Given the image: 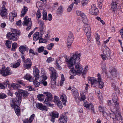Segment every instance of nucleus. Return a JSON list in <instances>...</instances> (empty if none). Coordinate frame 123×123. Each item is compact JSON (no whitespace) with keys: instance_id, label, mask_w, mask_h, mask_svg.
Masks as SVG:
<instances>
[{"instance_id":"1","label":"nucleus","mask_w":123,"mask_h":123,"mask_svg":"<svg viewBox=\"0 0 123 123\" xmlns=\"http://www.w3.org/2000/svg\"><path fill=\"white\" fill-rule=\"evenodd\" d=\"M20 91L15 93L18 99L17 101L15 98H12L10 103L11 106L12 108H14L15 112L18 116L20 115V109L18 105H20L21 101L22 96L24 98H27L29 94L28 92L25 90H20Z\"/></svg>"},{"instance_id":"2","label":"nucleus","mask_w":123,"mask_h":123,"mask_svg":"<svg viewBox=\"0 0 123 123\" xmlns=\"http://www.w3.org/2000/svg\"><path fill=\"white\" fill-rule=\"evenodd\" d=\"M81 54L76 52L75 54L72 53L71 56L66 58V62L68 67L69 68L72 67L75 64L76 59L79 60Z\"/></svg>"},{"instance_id":"3","label":"nucleus","mask_w":123,"mask_h":123,"mask_svg":"<svg viewBox=\"0 0 123 123\" xmlns=\"http://www.w3.org/2000/svg\"><path fill=\"white\" fill-rule=\"evenodd\" d=\"M102 51L103 54L101 55V58L104 60L109 59L111 58L109 49L105 45H103L102 47Z\"/></svg>"},{"instance_id":"4","label":"nucleus","mask_w":123,"mask_h":123,"mask_svg":"<svg viewBox=\"0 0 123 123\" xmlns=\"http://www.w3.org/2000/svg\"><path fill=\"white\" fill-rule=\"evenodd\" d=\"M75 68H72L70 71V74L79 75L81 74L82 70L81 66L79 63H76L75 64Z\"/></svg>"},{"instance_id":"5","label":"nucleus","mask_w":123,"mask_h":123,"mask_svg":"<svg viewBox=\"0 0 123 123\" xmlns=\"http://www.w3.org/2000/svg\"><path fill=\"white\" fill-rule=\"evenodd\" d=\"M11 31L12 33L9 32L6 35V37L11 40L13 41H17L18 39L17 35H18L20 33V31H18L16 29H12Z\"/></svg>"},{"instance_id":"6","label":"nucleus","mask_w":123,"mask_h":123,"mask_svg":"<svg viewBox=\"0 0 123 123\" xmlns=\"http://www.w3.org/2000/svg\"><path fill=\"white\" fill-rule=\"evenodd\" d=\"M49 70L50 72L52 73L51 75V83L52 85H53L56 83L55 80L58 76L57 74L56 73V70L53 67H51L49 68Z\"/></svg>"},{"instance_id":"7","label":"nucleus","mask_w":123,"mask_h":123,"mask_svg":"<svg viewBox=\"0 0 123 123\" xmlns=\"http://www.w3.org/2000/svg\"><path fill=\"white\" fill-rule=\"evenodd\" d=\"M83 30L88 40H90L91 36V30L89 26L87 24H85L83 25Z\"/></svg>"},{"instance_id":"8","label":"nucleus","mask_w":123,"mask_h":123,"mask_svg":"<svg viewBox=\"0 0 123 123\" xmlns=\"http://www.w3.org/2000/svg\"><path fill=\"white\" fill-rule=\"evenodd\" d=\"M24 20L23 21V23L24 25H27L26 29L28 31L31 28L32 25V22L31 19L26 16L24 18Z\"/></svg>"},{"instance_id":"9","label":"nucleus","mask_w":123,"mask_h":123,"mask_svg":"<svg viewBox=\"0 0 123 123\" xmlns=\"http://www.w3.org/2000/svg\"><path fill=\"white\" fill-rule=\"evenodd\" d=\"M2 74L4 76H6L11 75L12 73V71L9 67L6 68H2Z\"/></svg>"},{"instance_id":"10","label":"nucleus","mask_w":123,"mask_h":123,"mask_svg":"<svg viewBox=\"0 0 123 123\" xmlns=\"http://www.w3.org/2000/svg\"><path fill=\"white\" fill-rule=\"evenodd\" d=\"M43 93L45 94L47 98H46L43 102L44 104H47L49 101H51L53 99L51 93L49 92H45Z\"/></svg>"},{"instance_id":"11","label":"nucleus","mask_w":123,"mask_h":123,"mask_svg":"<svg viewBox=\"0 0 123 123\" xmlns=\"http://www.w3.org/2000/svg\"><path fill=\"white\" fill-rule=\"evenodd\" d=\"M90 13L94 15H97L98 13V10L95 5L93 4L91 6V8L89 10Z\"/></svg>"},{"instance_id":"12","label":"nucleus","mask_w":123,"mask_h":123,"mask_svg":"<svg viewBox=\"0 0 123 123\" xmlns=\"http://www.w3.org/2000/svg\"><path fill=\"white\" fill-rule=\"evenodd\" d=\"M118 1V0H113L111 4V9L114 11H115L117 9Z\"/></svg>"},{"instance_id":"13","label":"nucleus","mask_w":123,"mask_h":123,"mask_svg":"<svg viewBox=\"0 0 123 123\" xmlns=\"http://www.w3.org/2000/svg\"><path fill=\"white\" fill-rule=\"evenodd\" d=\"M67 112H65L62 113L61 117L59 119V121L60 123H65L67 121V117L66 114Z\"/></svg>"},{"instance_id":"14","label":"nucleus","mask_w":123,"mask_h":123,"mask_svg":"<svg viewBox=\"0 0 123 123\" xmlns=\"http://www.w3.org/2000/svg\"><path fill=\"white\" fill-rule=\"evenodd\" d=\"M50 116L51 117V121L54 123L55 118H57L59 116V114L57 112H52L49 114Z\"/></svg>"},{"instance_id":"15","label":"nucleus","mask_w":123,"mask_h":123,"mask_svg":"<svg viewBox=\"0 0 123 123\" xmlns=\"http://www.w3.org/2000/svg\"><path fill=\"white\" fill-rule=\"evenodd\" d=\"M98 82L99 84L98 86L99 88L101 89L103 88L104 86V83L102 81V79L100 77V74H97Z\"/></svg>"},{"instance_id":"16","label":"nucleus","mask_w":123,"mask_h":123,"mask_svg":"<svg viewBox=\"0 0 123 123\" xmlns=\"http://www.w3.org/2000/svg\"><path fill=\"white\" fill-rule=\"evenodd\" d=\"M36 106L37 108L42 111H46L48 110V108L47 107L40 103H37L36 104Z\"/></svg>"},{"instance_id":"17","label":"nucleus","mask_w":123,"mask_h":123,"mask_svg":"<svg viewBox=\"0 0 123 123\" xmlns=\"http://www.w3.org/2000/svg\"><path fill=\"white\" fill-rule=\"evenodd\" d=\"M89 80V82L91 83L92 86L94 87L96 86L98 82L95 78L93 77H91L90 78Z\"/></svg>"},{"instance_id":"18","label":"nucleus","mask_w":123,"mask_h":123,"mask_svg":"<svg viewBox=\"0 0 123 123\" xmlns=\"http://www.w3.org/2000/svg\"><path fill=\"white\" fill-rule=\"evenodd\" d=\"M110 72L113 77H116L117 76V70L116 69L112 67L109 68Z\"/></svg>"},{"instance_id":"19","label":"nucleus","mask_w":123,"mask_h":123,"mask_svg":"<svg viewBox=\"0 0 123 123\" xmlns=\"http://www.w3.org/2000/svg\"><path fill=\"white\" fill-rule=\"evenodd\" d=\"M60 97L61 100L63 104L65 105L67 100L66 96L64 93H63L60 94Z\"/></svg>"},{"instance_id":"20","label":"nucleus","mask_w":123,"mask_h":123,"mask_svg":"<svg viewBox=\"0 0 123 123\" xmlns=\"http://www.w3.org/2000/svg\"><path fill=\"white\" fill-rule=\"evenodd\" d=\"M117 99L118 97L116 94L114 93H113L112 94V99L116 107H117L118 105V103L117 102Z\"/></svg>"},{"instance_id":"21","label":"nucleus","mask_w":123,"mask_h":123,"mask_svg":"<svg viewBox=\"0 0 123 123\" xmlns=\"http://www.w3.org/2000/svg\"><path fill=\"white\" fill-rule=\"evenodd\" d=\"M17 16V13L14 12L10 13L9 14V20L11 21H13L14 17H16Z\"/></svg>"},{"instance_id":"22","label":"nucleus","mask_w":123,"mask_h":123,"mask_svg":"<svg viewBox=\"0 0 123 123\" xmlns=\"http://www.w3.org/2000/svg\"><path fill=\"white\" fill-rule=\"evenodd\" d=\"M0 15L2 17L4 18H6V14H7V9H2L1 10H0Z\"/></svg>"},{"instance_id":"23","label":"nucleus","mask_w":123,"mask_h":123,"mask_svg":"<svg viewBox=\"0 0 123 123\" xmlns=\"http://www.w3.org/2000/svg\"><path fill=\"white\" fill-rule=\"evenodd\" d=\"M33 74L36 79H38L39 78V70L36 68L33 71Z\"/></svg>"},{"instance_id":"24","label":"nucleus","mask_w":123,"mask_h":123,"mask_svg":"<svg viewBox=\"0 0 123 123\" xmlns=\"http://www.w3.org/2000/svg\"><path fill=\"white\" fill-rule=\"evenodd\" d=\"M41 78L42 79L41 81L42 84L44 86H46L47 84V82L45 80L47 79V77L45 76L44 75H42Z\"/></svg>"},{"instance_id":"25","label":"nucleus","mask_w":123,"mask_h":123,"mask_svg":"<svg viewBox=\"0 0 123 123\" xmlns=\"http://www.w3.org/2000/svg\"><path fill=\"white\" fill-rule=\"evenodd\" d=\"M19 51L22 53H24L25 51H28V48L26 46H22L20 47L19 48Z\"/></svg>"},{"instance_id":"26","label":"nucleus","mask_w":123,"mask_h":123,"mask_svg":"<svg viewBox=\"0 0 123 123\" xmlns=\"http://www.w3.org/2000/svg\"><path fill=\"white\" fill-rule=\"evenodd\" d=\"M115 119L116 120L119 121L121 120L122 119V117L120 114L119 111H118L115 112Z\"/></svg>"},{"instance_id":"27","label":"nucleus","mask_w":123,"mask_h":123,"mask_svg":"<svg viewBox=\"0 0 123 123\" xmlns=\"http://www.w3.org/2000/svg\"><path fill=\"white\" fill-rule=\"evenodd\" d=\"M41 36L39 34V32H36L34 33L33 34V40L34 41H36Z\"/></svg>"},{"instance_id":"28","label":"nucleus","mask_w":123,"mask_h":123,"mask_svg":"<svg viewBox=\"0 0 123 123\" xmlns=\"http://www.w3.org/2000/svg\"><path fill=\"white\" fill-rule=\"evenodd\" d=\"M11 87L12 88L14 89H18L20 88L21 86L19 84L16 83H12L10 85Z\"/></svg>"},{"instance_id":"29","label":"nucleus","mask_w":123,"mask_h":123,"mask_svg":"<svg viewBox=\"0 0 123 123\" xmlns=\"http://www.w3.org/2000/svg\"><path fill=\"white\" fill-rule=\"evenodd\" d=\"M72 92L74 98H78L79 94L77 90L75 89H72L71 90Z\"/></svg>"},{"instance_id":"30","label":"nucleus","mask_w":123,"mask_h":123,"mask_svg":"<svg viewBox=\"0 0 123 123\" xmlns=\"http://www.w3.org/2000/svg\"><path fill=\"white\" fill-rule=\"evenodd\" d=\"M28 10L27 7H26L24 6L21 12V16L22 17H24L26 14Z\"/></svg>"},{"instance_id":"31","label":"nucleus","mask_w":123,"mask_h":123,"mask_svg":"<svg viewBox=\"0 0 123 123\" xmlns=\"http://www.w3.org/2000/svg\"><path fill=\"white\" fill-rule=\"evenodd\" d=\"M73 40L67 39V47L68 48H71Z\"/></svg>"},{"instance_id":"32","label":"nucleus","mask_w":123,"mask_h":123,"mask_svg":"<svg viewBox=\"0 0 123 123\" xmlns=\"http://www.w3.org/2000/svg\"><path fill=\"white\" fill-rule=\"evenodd\" d=\"M87 109H91L92 111L94 114L96 113V111H95L94 109V106L92 103H90Z\"/></svg>"},{"instance_id":"33","label":"nucleus","mask_w":123,"mask_h":123,"mask_svg":"<svg viewBox=\"0 0 123 123\" xmlns=\"http://www.w3.org/2000/svg\"><path fill=\"white\" fill-rule=\"evenodd\" d=\"M21 61L20 60H18L17 62L14 63L13 65V68H16L18 67L20 65Z\"/></svg>"},{"instance_id":"34","label":"nucleus","mask_w":123,"mask_h":123,"mask_svg":"<svg viewBox=\"0 0 123 123\" xmlns=\"http://www.w3.org/2000/svg\"><path fill=\"white\" fill-rule=\"evenodd\" d=\"M47 13L46 10H43V19L45 20H48Z\"/></svg>"},{"instance_id":"35","label":"nucleus","mask_w":123,"mask_h":123,"mask_svg":"<svg viewBox=\"0 0 123 123\" xmlns=\"http://www.w3.org/2000/svg\"><path fill=\"white\" fill-rule=\"evenodd\" d=\"M95 37L97 41V43L99 45H100V36L98 34H96L95 35Z\"/></svg>"},{"instance_id":"36","label":"nucleus","mask_w":123,"mask_h":123,"mask_svg":"<svg viewBox=\"0 0 123 123\" xmlns=\"http://www.w3.org/2000/svg\"><path fill=\"white\" fill-rule=\"evenodd\" d=\"M82 16V21L85 24H87L88 22V19L87 18L86 15L84 14V15H83Z\"/></svg>"},{"instance_id":"37","label":"nucleus","mask_w":123,"mask_h":123,"mask_svg":"<svg viewBox=\"0 0 123 123\" xmlns=\"http://www.w3.org/2000/svg\"><path fill=\"white\" fill-rule=\"evenodd\" d=\"M67 39L74 40V37L73 33L71 32H69L68 35Z\"/></svg>"},{"instance_id":"38","label":"nucleus","mask_w":123,"mask_h":123,"mask_svg":"<svg viewBox=\"0 0 123 123\" xmlns=\"http://www.w3.org/2000/svg\"><path fill=\"white\" fill-rule=\"evenodd\" d=\"M31 78V76L29 74H26L24 77V79L29 80H30Z\"/></svg>"},{"instance_id":"39","label":"nucleus","mask_w":123,"mask_h":123,"mask_svg":"<svg viewBox=\"0 0 123 123\" xmlns=\"http://www.w3.org/2000/svg\"><path fill=\"white\" fill-rule=\"evenodd\" d=\"M12 42L9 40H7L6 41V45L8 48L10 49L11 47Z\"/></svg>"},{"instance_id":"40","label":"nucleus","mask_w":123,"mask_h":123,"mask_svg":"<svg viewBox=\"0 0 123 123\" xmlns=\"http://www.w3.org/2000/svg\"><path fill=\"white\" fill-rule=\"evenodd\" d=\"M41 11L39 10H38L37 12L36 15L37 18V19H39L41 16Z\"/></svg>"},{"instance_id":"41","label":"nucleus","mask_w":123,"mask_h":123,"mask_svg":"<svg viewBox=\"0 0 123 123\" xmlns=\"http://www.w3.org/2000/svg\"><path fill=\"white\" fill-rule=\"evenodd\" d=\"M101 66L102 70L104 71H105L106 68L105 62L104 61L102 62L101 63Z\"/></svg>"},{"instance_id":"42","label":"nucleus","mask_w":123,"mask_h":123,"mask_svg":"<svg viewBox=\"0 0 123 123\" xmlns=\"http://www.w3.org/2000/svg\"><path fill=\"white\" fill-rule=\"evenodd\" d=\"M37 79H36L35 78V80L33 82L34 85L35 87H38L40 85V83L37 80Z\"/></svg>"},{"instance_id":"43","label":"nucleus","mask_w":123,"mask_h":123,"mask_svg":"<svg viewBox=\"0 0 123 123\" xmlns=\"http://www.w3.org/2000/svg\"><path fill=\"white\" fill-rule=\"evenodd\" d=\"M43 95V94H39L37 96V98L40 101H43L44 99Z\"/></svg>"},{"instance_id":"44","label":"nucleus","mask_w":123,"mask_h":123,"mask_svg":"<svg viewBox=\"0 0 123 123\" xmlns=\"http://www.w3.org/2000/svg\"><path fill=\"white\" fill-rule=\"evenodd\" d=\"M99 90V89H97L96 91V93H97L98 94V95L97 96L98 97V98H99L101 100V102L102 103V100H103V98L101 96V97H100V96L101 95V93L98 91Z\"/></svg>"},{"instance_id":"45","label":"nucleus","mask_w":123,"mask_h":123,"mask_svg":"<svg viewBox=\"0 0 123 123\" xmlns=\"http://www.w3.org/2000/svg\"><path fill=\"white\" fill-rule=\"evenodd\" d=\"M44 50V47L43 46H42L39 47L37 49V51L39 53L42 52Z\"/></svg>"},{"instance_id":"46","label":"nucleus","mask_w":123,"mask_h":123,"mask_svg":"<svg viewBox=\"0 0 123 123\" xmlns=\"http://www.w3.org/2000/svg\"><path fill=\"white\" fill-rule=\"evenodd\" d=\"M63 12V7L62 6H60L57 9V12L59 14H60Z\"/></svg>"},{"instance_id":"47","label":"nucleus","mask_w":123,"mask_h":123,"mask_svg":"<svg viewBox=\"0 0 123 123\" xmlns=\"http://www.w3.org/2000/svg\"><path fill=\"white\" fill-rule=\"evenodd\" d=\"M32 64V62L30 59L29 58L27 59L24 61V64Z\"/></svg>"},{"instance_id":"48","label":"nucleus","mask_w":123,"mask_h":123,"mask_svg":"<svg viewBox=\"0 0 123 123\" xmlns=\"http://www.w3.org/2000/svg\"><path fill=\"white\" fill-rule=\"evenodd\" d=\"M65 80L64 78V75L63 74L62 75L61 79L60 81V86H62L63 84V82Z\"/></svg>"},{"instance_id":"49","label":"nucleus","mask_w":123,"mask_h":123,"mask_svg":"<svg viewBox=\"0 0 123 123\" xmlns=\"http://www.w3.org/2000/svg\"><path fill=\"white\" fill-rule=\"evenodd\" d=\"M76 13L77 16H80L81 17L83 15H84V14L82 12L79 11H77L76 12Z\"/></svg>"},{"instance_id":"50","label":"nucleus","mask_w":123,"mask_h":123,"mask_svg":"<svg viewBox=\"0 0 123 123\" xmlns=\"http://www.w3.org/2000/svg\"><path fill=\"white\" fill-rule=\"evenodd\" d=\"M38 23L41 26V29L43 30V26L44 25L43 22L41 20H39L38 21Z\"/></svg>"},{"instance_id":"51","label":"nucleus","mask_w":123,"mask_h":123,"mask_svg":"<svg viewBox=\"0 0 123 123\" xmlns=\"http://www.w3.org/2000/svg\"><path fill=\"white\" fill-rule=\"evenodd\" d=\"M54 45L53 43H51L48 44L46 47L47 49L48 50H50L52 48L53 46Z\"/></svg>"},{"instance_id":"52","label":"nucleus","mask_w":123,"mask_h":123,"mask_svg":"<svg viewBox=\"0 0 123 123\" xmlns=\"http://www.w3.org/2000/svg\"><path fill=\"white\" fill-rule=\"evenodd\" d=\"M32 64H24V67L26 69L30 68L32 65Z\"/></svg>"},{"instance_id":"53","label":"nucleus","mask_w":123,"mask_h":123,"mask_svg":"<svg viewBox=\"0 0 123 123\" xmlns=\"http://www.w3.org/2000/svg\"><path fill=\"white\" fill-rule=\"evenodd\" d=\"M111 87L114 90H116L118 89V87L114 83H112L111 84Z\"/></svg>"},{"instance_id":"54","label":"nucleus","mask_w":123,"mask_h":123,"mask_svg":"<svg viewBox=\"0 0 123 123\" xmlns=\"http://www.w3.org/2000/svg\"><path fill=\"white\" fill-rule=\"evenodd\" d=\"M74 6V3H72L69 6L68 8L67 11L68 12H70L71 10L72 9Z\"/></svg>"},{"instance_id":"55","label":"nucleus","mask_w":123,"mask_h":123,"mask_svg":"<svg viewBox=\"0 0 123 123\" xmlns=\"http://www.w3.org/2000/svg\"><path fill=\"white\" fill-rule=\"evenodd\" d=\"M35 117V115L34 114H33L31 115V116L28 120L29 122H30V123H31Z\"/></svg>"},{"instance_id":"56","label":"nucleus","mask_w":123,"mask_h":123,"mask_svg":"<svg viewBox=\"0 0 123 123\" xmlns=\"http://www.w3.org/2000/svg\"><path fill=\"white\" fill-rule=\"evenodd\" d=\"M58 106L60 108H62V105L61 102L60 101L59 102H56Z\"/></svg>"},{"instance_id":"57","label":"nucleus","mask_w":123,"mask_h":123,"mask_svg":"<svg viewBox=\"0 0 123 123\" xmlns=\"http://www.w3.org/2000/svg\"><path fill=\"white\" fill-rule=\"evenodd\" d=\"M17 43H14L12 44V48L11 50H14V49L17 47Z\"/></svg>"},{"instance_id":"58","label":"nucleus","mask_w":123,"mask_h":123,"mask_svg":"<svg viewBox=\"0 0 123 123\" xmlns=\"http://www.w3.org/2000/svg\"><path fill=\"white\" fill-rule=\"evenodd\" d=\"M88 1V0H83L81 2L82 6H84L87 4Z\"/></svg>"},{"instance_id":"59","label":"nucleus","mask_w":123,"mask_h":123,"mask_svg":"<svg viewBox=\"0 0 123 123\" xmlns=\"http://www.w3.org/2000/svg\"><path fill=\"white\" fill-rule=\"evenodd\" d=\"M2 9H6L5 8L6 6V3L5 1H3L2 2Z\"/></svg>"},{"instance_id":"60","label":"nucleus","mask_w":123,"mask_h":123,"mask_svg":"<svg viewBox=\"0 0 123 123\" xmlns=\"http://www.w3.org/2000/svg\"><path fill=\"white\" fill-rule=\"evenodd\" d=\"M98 109L100 112H102L103 113H104V109L103 107L100 106L98 108Z\"/></svg>"},{"instance_id":"61","label":"nucleus","mask_w":123,"mask_h":123,"mask_svg":"<svg viewBox=\"0 0 123 123\" xmlns=\"http://www.w3.org/2000/svg\"><path fill=\"white\" fill-rule=\"evenodd\" d=\"M6 97V95L5 94L0 93V98L3 99Z\"/></svg>"},{"instance_id":"62","label":"nucleus","mask_w":123,"mask_h":123,"mask_svg":"<svg viewBox=\"0 0 123 123\" xmlns=\"http://www.w3.org/2000/svg\"><path fill=\"white\" fill-rule=\"evenodd\" d=\"M54 59L50 57H49L47 60L46 61L48 63L51 62L54 60Z\"/></svg>"},{"instance_id":"63","label":"nucleus","mask_w":123,"mask_h":123,"mask_svg":"<svg viewBox=\"0 0 123 123\" xmlns=\"http://www.w3.org/2000/svg\"><path fill=\"white\" fill-rule=\"evenodd\" d=\"M29 53H31L35 55H37L38 53L36 52H34V51L31 49H30L29 50Z\"/></svg>"},{"instance_id":"64","label":"nucleus","mask_w":123,"mask_h":123,"mask_svg":"<svg viewBox=\"0 0 123 123\" xmlns=\"http://www.w3.org/2000/svg\"><path fill=\"white\" fill-rule=\"evenodd\" d=\"M115 113H114L113 112H112L110 114V117L113 119H115Z\"/></svg>"}]
</instances>
